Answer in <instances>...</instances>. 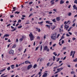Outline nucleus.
Returning a JSON list of instances; mask_svg holds the SVG:
<instances>
[{
    "label": "nucleus",
    "instance_id": "f257e3e1",
    "mask_svg": "<svg viewBox=\"0 0 77 77\" xmlns=\"http://www.w3.org/2000/svg\"><path fill=\"white\" fill-rule=\"evenodd\" d=\"M29 36L30 38V40L31 41H33L35 38V36L33 35L32 32H30V34L29 35Z\"/></svg>",
    "mask_w": 77,
    "mask_h": 77
},
{
    "label": "nucleus",
    "instance_id": "f03ea898",
    "mask_svg": "<svg viewBox=\"0 0 77 77\" xmlns=\"http://www.w3.org/2000/svg\"><path fill=\"white\" fill-rule=\"evenodd\" d=\"M56 33L52 35L51 36V38L53 40H56Z\"/></svg>",
    "mask_w": 77,
    "mask_h": 77
},
{
    "label": "nucleus",
    "instance_id": "7ed1b4c3",
    "mask_svg": "<svg viewBox=\"0 0 77 77\" xmlns=\"http://www.w3.org/2000/svg\"><path fill=\"white\" fill-rule=\"evenodd\" d=\"M44 50H47V51H50V49L48 48V46H45L44 48Z\"/></svg>",
    "mask_w": 77,
    "mask_h": 77
},
{
    "label": "nucleus",
    "instance_id": "20e7f679",
    "mask_svg": "<svg viewBox=\"0 0 77 77\" xmlns=\"http://www.w3.org/2000/svg\"><path fill=\"white\" fill-rule=\"evenodd\" d=\"M73 53V54L74 55L75 54V51H71V52L70 53L71 54H70V56H72V53Z\"/></svg>",
    "mask_w": 77,
    "mask_h": 77
},
{
    "label": "nucleus",
    "instance_id": "39448f33",
    "mask_svg": "<svg viewBox=\"0 0 77 77\" xmlns=\"http://www.w3.org/2000/svg\"><path fill=\"white\" fill-rule=\"evenodd\" d=\"M14 51L12 50H10L9 52V54H13V55L14 54Z\"/></svg>",
    "mask_w": 77,
    "mask_h": 77
},
{
    "label": "nucleus",
    "instance_id": "423d86ee",
    "mask_svg": "<svg viewBox=\"0 0 77 77\" xmlns=\"http://www.w3.org/2000/svg\"><path fill=\"white\" fill-rule=\"evenodd\" d=\"M32 67V64H30L27 67V69H30Z\"/></svg>",
    "mask_w": 77,
    "mask_h": 77
},
{
    "label": "nucleus",
    "instance_id": "0eeeda50",
    "mask_svg": "<svg viewBox=\"0 0 77 77\" xmlns=\"http://www.w3.org/2000/svg\"><path fill=\"white\" fill-rule=\"evenodd\" d=\"M26 56H27V54H23V55L22 56V57L21 58V59H23V58H24V57H26Z\"/></svg>",
    "mask_w": 77,
    "mask_h": 77
},
{
    "label": "nucleus",
    "instance_id": "6e6552de",
    "mask_svg": "<svg viewBox=\"0 0 77 77\" xmlns=\"http://www.w3.org/2000/svg\"><path fill=\"white\" fill-rule=\"evenodd\" d=\"M64 2L63 0H61L60 2V5H62V4H63Z\"/></svg>",
    "mask_w": 77,
    "mask_h": 77
},
{
    "label": "nucleus",
    "instance_id": "1a4fd4ad",
    "mask_svg": "<svg viewBox=\"0 0 77 77\" xmlns=\"http://www.w3.org/2000/svg\"><path fill=\"white\" fill-rule=\"evenodd\" d=\"M47 73H45L42 76V77H47Z\"/></svg>",
    "mask_w": 77,
    "mask_h": 77
},
{
    "label": "nucleus",
    "instance_id": "9d476101",
    "mask_svg": "<svg viewBox=\"0 0 77 77\" xmlns=\"http://www.w3.org/2000/svg\"><path fill=\"white\" fill-rule=\"evenodd\" d=\"M44 23V22L43 21H42L40 22H38V24H40L41 26H42V24H43Z\"/></svg>",
    "mask_w": 77,
    "mask_h": 77
},
{
    "label": "nucleus",
    "instance_id": "9b49d317",
    "mask_svg": "<svg viewBox=\"0 0 77 77\" xmlns=\"http://www.w3.org/2000/svg\"><path fill=\"white\" fill-rule=\"evenodd\" d=\"M63 68L62 67L60 68L57 69V71H61V70H62Z\"/></svg>",
    "mask_w": 77,
    "mask_h": 77
},
{
    "label": "nucleus",
    "instance_id": "f8f14e48",
    "mask_svg": "<svg viewBox=\"0 0 77 77\" xmlns=\"http://www.w3.org/2000/svg\"><path fill=\"white\" fill-rule=\"evenodd\" d=\"M25 63H26V64H27V63H29V64H30L31 63L29 61H25Z\"/></svg>",
    "mask_w": 77,
    "mask_h": 77
},
{
    "label": "nucleus",
    "instance_id": "ddd939ff",
    "mask_svg": "<svg viewBox=\"0 0 77 77\" xmlns=\"http://www.w3.org/2000/svg\"><path fill=\"white\" fill-rule=\"evenodd\" d=\"M73 8H74V9H76V11H77V8L75 5H74L73 6Z\"/></svg>",
    "mask_w": 77,
    "mask_h": 77
},
{
    "label": "nucleus",
    "instance_id": "4468645a",
    "mask_svg": "<svg viewBox=\"0 0 77 77\" xmlns=\"http://www.w3.org/2000/svg\"><path fill=\"white\" fill-rule=\"evenodd\" d=\"M64 38H65V37H64V36H62L61 37V38H60V40L59 41H61V40H62V39H64Z\"/></svg>",
    "mask_w": 77,
    "mask_h": 77
},
{
    "label": "nucleus",
    "instance_id": "2eb2a0df",
    "mask_svg": "<svg viewBox=\"0 0 77 77\" xmlns=\"http://www.w3.org/2000/svg\"><path fill=\"white\" fill-rule=\"evenodd\" d=\"M16 47H17V45L14 44L12 47V48H15Z\"/></svg>",
    "mask_w": 77,
    "mask_h": 77
},
{
    "label": "nucleus",
    "instance_id": "dca6fc26",
    "mask_svg": "<svg viewBox=\"0 0 77 77\" xmlns=\"http://www.w3.org/2000/svg\"><path fill=\"white\" fill-rule=\"evenodd\" d=\"M57 21H60V17H57Z\"/></svg>",
    "mask_w": 77,
    "mask_h": 77
},
{
    "label": "nucleus",
    "instance_id": "f3484780",
    "mask_svg": "<svg viewBox=\"0 0 77 77\" xmlns=\"http://www.w3.org/2000/svg\"><path fill=\"white\" fill-rule=\"evenodd\" d=\"M71 74H75V72L72 71L71 72Z\"/></svg>",
    "mask_w": 77,
    "mask_h": 77
},
{
    "label": "nucleus",
    "instance_id": "a211bd4d",
    "mask_svg": "<svg viewBox=\"0 0 77 77\" xmlns=\"http://www.w3.org/2000/svg\"><path fill=\"white\" fill-rule=\"evenodd\" d=\"M9 34H6L5 35V36H6V37H8V36H9Z\"/></svg>",
    "mask_w": 77,
    "mask_h": 77
},
{
    "label": "nucleus",
    "instance_id": "6ab92c4d",
    "mask_svg": "<svg viewBox=\"0 0 77 77\" xmlns=\"http://www.w3.org/2000/svg\"><path fill=\"white\" fill-rule=\"evenodd\" d=\"M15 66L14 65H11V66L12 68V69H14V66Z\"/></svg>",
    "mask_w": 77,
    "mask_h": 77
},
{
    "label": "nucleus",
    "instance_id": "aec40b11",
    "mask_svg": "<svg viewBox=\"0 0 77 77\" xmlns=\"http://www.w3.org/2000/svg\"><path fill=\"white\" fill-rule=\"evenodd\" d=\"M73 62H77V58H76V59H75V60H73Z\"/></svg>",
    "mask_w": 77,
    "mask_h": 77
},
{
    "label": "nucleus",
    "instance_id": "412c9836",
    "mask_svg": "<svg viewBox=\"0 0 77 77\" xmlns=\"http://www.w3.org/2000/svg\"><path fill=\"white\" fill-rule=\"evenodd\" d=\"M5 70L6 69H4L0 70V72H3L4 71H5Z\"/></svg>",
    "mask_w": 77,
    "mask_h": 77
},
{
    "label": "nucleus",
    "instance_id": "4be33fe9",
    "mask_svg": "<svg viewBox=\"0 0 77 77\" xmlns=\"http://www.w3.org/2000/svg\"><path fill=\"white\" fill-rule=\"evenodd\" d=\"M36 29H37V30H38V32H41V29H38L37 28H36Z\"/></svg>",
    "mask_w": 77,
    "mask_h": 77
},
{
    "label": "nucleus",
    "instance_id": "5701e85b",
    "mask_svg": "<svg viewBox=\"0 0 77 77\" xmlns=\"http://www.w3.org/2000/svg\"><path fill=\"white\" fill-rule=\"evenodd\" d=\"M45 26H46L47 27H48V29H50V26L48 25H45Z\"/></svg>",
    "mask_w": 77,
    "mask_h": 77
},
{
    "label": "nucleus",
    "instance_id": "b1692460",
    "mask_svg": "<svg viewBox=\"0 0 77 77\" xmlns=\"http://www.w3.org/2000/svg\"><path fill=\"white\" fill-rule=\"evenodd\" d=\"M53 61H54V60H55V59H56V57H55V56H54L53 57Z\"/></svg>",
    "mask_w": 77,
    "mask_h": 77
},
{
    "label": "nucleus",
    "instance_id": "393cba45",
    "mask_svg": "<svg viewBox=\"0 0 77 77\" xmlns=\"http://www.w3.org/2000/svg\"><path fill=\"white\" fill-rule=\"evenodd\" d=\"M56 19H54L52 20V21L53 22H54V23H56V21L55 20Z\"/></svg>",
    "mask_w": 77,
    "mask_h": 77
},
{
    "label": "nucleus",
    "instance_id": "a878e982",
    "mask_svg": "<svg viewBox=\"0 0 77 77\" xmlns=\"http://www.w3.org/2000/svg\"><path fill=\"white\" fill-rule=\"evenodd\" d=\"M37 67V65L36 64H35L34 66H33V68H36V67Z\"/></svg>",
    "mask_w": 77,
    "mask_h": 77
},
{
    "label": "nucleus",
    "instance_id": "bb28decb",
    "mask_svg": "<svg viewBox=\"0 0 77 77\" xmlns=\"http://www.w3.org/2000/svg\"><path fill=\"white\" fill-rule=\"evenodd\" d=\"M20 13V11H19V12L16 11L14 13V14H19Z\"/></svg>",
    "mask_w": 77,
    "mask_h": 77
},
{
    "label": "nucleus",
    "instance_id": "cd10ccee",
    "mask_svg": "<svg viewBox=\"0 0 77 77\" xmlns=\"http://www.w3.org/2000/svg\"><path fill=\"white\" fill-rule=\"evenodd\" d=\"M72 14V13H71V12H69V14H68V16H71V14Z\"/></svg>",
    "mask_w": 77,
    "mask_h": 77
},
{
    "label": "nucleus",
    "instance_id": "c85d7f7f",
    "mask_svg": "<svg viewBox=\"0 0 77 77\" xmlns=\"http://www.w3.org/2000/svg\"><path fill=\"white\" fill-rule=\"evenodd\" d=\"M72 29V27H70L68 30V32H69L71 30V29Z\"/></svg>",
    "mask_w": 77,
    "mask_h": 77
},
{
    "label": "nucleus",
    "instance_id": "c756f323",
    "mask_svg": "<svg viewBox=\"0 0 77 77\" xmlns=\"http://www.w3.org/2000/svg\"><path fill=\"white\" fill-rule=\"evenodd\" d=\"M53 54H54V55H55V56H56L57 55V54H56V52H54Z\"/></svg>",
    "mask_w": 77,
    "mask_h": 77
},
{
    "label": "nucleus",
    "instance_id": "7c9ffc66",
    "mask_svg": "<svg viewBox=\"0 0 77 77\" xmlns=\"http://www.w3.org/2000/svg\"><path fill=\"white\" fill-rule=\"evenodd\" d=\"M22 26H19L18 27V29H20V28H21L22 27Z\"/></svg>",
    "mask_w": 77,
    "mask_h": 77
},
{
    "label": "nucleus",
    "instance_id": "2f4dec72",
    "mask_svg": "<svg viewBox=\"0 0 77 77\" xmlns=\"http://www.w3.org/2000/svg\"><path fill=\"white\" fill-rule=\"evenodd\" d=\"M60 32H63V30H62V29H61L60 28Z\"/></svg>",
    "mask_w": 77,
    "mask_h": 77
},
{
    "label": "nucleus",
    "instance_id": "473e14b6",
    "mask_svg": "<svg viewBox=\"0 0 77 77\" xmlns=\"http://www.w3.org/2000/svg\"><path fill=\"white\" fill-rule=\"evenodd\" d=\"M53 11H54V12H57V9H54L53 10Z\"/></svg>",
    "mask_w": 77,
    "mask_h": 77
},
{
    "label": "nucleus",
    "instance_id": "72a5a7b5",
    "mask_svg": "<svg viewBox=\"0 0 77 77\" xmlns=\"http://www.w3.org/2000/svg\"><path fill=\"white\" fill-rule=\"evenodd\" d=\"M10 66H9L7 68V70H8V71H9V70H10Z\"/></svg>",
    "mask_w": 77,
    "mask_h": 77
},
{
    "label": "nucleus",
    "instance_id": "f704fd0d",
    "mask_svg": "<svg viewBox=\"0 0 77 77\" xmlns=\"http://www.w3.org/2000/svg\"><path fill=\"white\" fill-rule=\"evenodd\" d=\"M66 48V47H64L63 48V50H65Z\"/></svg>",
    "mask_w": 77,
    "mask_h": 77
},
{
    "label": "nucleus",
    "instance_id": "c9c22d12",
    "mask_svg": "<svg viewBox=\"0 0 77 77\" xmlns=\"http://www.w3.org/2000/svg\"><path fill=\"white\" fill-rule=\"evenodd\" d=\"M50 22L48 21H46V23H48V24H49V23H50Z\"/></svg>",
    "mask_w": 77,
    "mask_h": 77
},
{
    "label": "nucleus",
    "instance_id": "e433bc0d",
    "mask_svg": "<svg viewBox=\"0 0 77 77\" xmlns=\"http://www.w3.org/2000/svg\"><path fill=\"white\" fill-rule=\"evenodd\" d=\"M37 39H39V40H40V37L39 36H38L37 37Z\"/></svg>",
    "mask_w": 77,
    "mask_h": 77
},
{
    "label": "nucleus",
    "instance_id": "4c0bfd02",
    "mask_svg": "<svg viewBox=\"0 0 77 77\" xmlns=\"http://www.w3.org/2000/svg\"><path fill=\"white\" fill-rule=\"evenodd\" d=\"M33 3V2H31L29 3V5H32V4Z\"/></svg>",
    "mask_w": 77,
    "mask_h": 77
},
{
    "label": "nucleus",
    "instance_id": "58836bf2",
    "mask_svg": "<svg viewBox=\"0 0 77 77\" xmlns=\"http://www.w3.org/2000/svg\"><path fill=\"white\" fill-rule=\"evenodd\" d=\"M59 60H60V58H59L56 60V62H59Z\"/></svg>",
    "mask_w": 77,
    "mask_h": 77
},
{
    "label": "nucleus",
    "instance_id": "ea45409f",
    "mask_svg": "<svg viewBox=\"0 0 77 77\" xmlns=\"http://www.w3.org/2000/svg\"><path fill=\"white\" fill-rule=\"evenodd\" d=\"M74 3H76L77 4V0H75L74 1Z\"/></svg>",
    "mask_w": 77,
    "mask_h": 77
},
{
    "label": "nucleus",
    "instance_id": "a19ab883",
    "mask_svg": "<svg viewBox=\"0 0 77 77\" xmlns=\"http://www.w3.org/2000/svg\"><path fill=\"white\" fill-rule=\"evenodd\" d=\"M69 34L70 35H72V33L70 32H68Z\"/></svg>",
    "mask_w": 77,
    "mask_h": 77
},
{
    "label": "nucleus",
    "instance_id": "79ce46f5",
    "mask_svg": "<svg viewBox=\"0 0 77 77\" xmlns=\"http://www.w3.org/2000/svg\"><path fill=\"white\" fill-rule=\"evenodd\" d=\"M68 28H69V26H67L66 27V30H68Z\"/></svg>",
    "mask_w": 77,
    "mask_h": 77
},
{
    "label": "nucleus",
    "instance_id": "37998d69",
    "mask_svg": "<svg viewBox=\"0 0 77 77\" xmlns=\"http://www.w3.org/2000/svg\"><path fill=\"white\" fill-rule=\"evenodd\" d=\"M54 0H52L50 2V3H53V2H54Z\"/></svg>",
    "mask_w": 77,
    "mask_h": 77
},
{
    "label": "nucleus",
    "instance_id": "c03bdc74",
    "mask_svg": "<svg viewBox=\"0 0 77 77\" xmlns=\"http://www.w3.org/2000/svg\"><path fill=\"white\" fill-rule=\"evenodd\" d=\"M17 30V27H15L14 29H13V31H15V30Z\"/></svg>",
    "mask_w": 77,
    "mask_h": 77
},
{
    "label": "nucleus",
    "instance_id": "a18cd8bd",
    "mask_svg": "<svg viewBox=\"0 0 77 77\" xmlns=\"http://www.w3.org/2000/svg\"><path fill=\"white\" fill-rule=\"evenodd\" d=\"M20 22H21V20H19L18 21V23H20Z\"/></svg>",
    "mask_w": 77,
    "mask_h": 77
},
{
    "label": "nucleus",
    "instance_id": "49530a36",
    "mask_svg": "<svg viewBox=\"0 0 77 77\" xmlns=\"http://www.w3.org/2000/svg\"><path fill=\"white\" fill-rule=\"evenodd\" d=\"M11 18H12L13 17H14V15H12L10 16Z\"/></svg>",
    "mask_w": 77,
    "mask_h": 77
},
{
    "label": "nucleus",
    "instance_id": "de8ad7c7",
    "mask_svg": "<svg viewBox=\"0 0 77 77\" xmlns=\"http://www.w3.org/2000/svg\"><path fill=\"white\" fill-rule=\"evenodd\" d=\"M55 27H56V26H54L53 28H51V29L52 30H54L55 29Z\"/></svg>",
    "mask_w": 77,
    "mask_h": 77
},
{
    "label": "nucleus",
    "instance_id": "09e8293b",
    "mask_svg": "<svg viewBox=\"0 0 77 77\" xmlns=\"http://www.w3.org/2000/svg\"><path fill=\"white\" fill-rule=\"evenodd\" d=\"M59 36H60V34H59L58 35H57V38H59Z\"/></svg>",
    "mask_w": 77,
    "mask_h": 77
},
{
    "label": "nucleus",
    "instance_id": "8fccbe9b",
    "mask_svg": "<svg viewBox=\"0 0 77 77\" xmlns=\"http://www.w3.org/2000/svg\"><path fill=\"white\" fill-rule=\"evenodd\" d=\"M76 39L75 38L73 37L72 38V40H73V41H74V40H75Z\"/></svg>",
    "mask_w": 77,
    "mask_h": 77
},
{
    "label": "nucleus",
    "instance_id": "3c124183",
    "mask_svg": "<svg viewBox=\"0 0 77 77\" xmlns=\"http://www.w3.org/2000/svg\"><path fill=\"white\" fill-rule=\"evenodd\" d=\"M49 65H50V63H48L47 64V66H49Z\"/></svg>",
    "mask_w": 77,
    "mask_h": 77
},
{
    "label": "nucleus",
    "instance_id": "603ef678",
    "mask_svg": "<svg viewBox=\"0 0 77 77\" xmlns=\"http://www.w3.org/2000/svg\"><path fill=\"white\" fill-rule=\"evenodd\" d=\"M62 44H63L64 43V41L63 40H62L61 42Z\"/></svg>",
    "mask_w": 77,
    "mask_h": 77
},
{
    "label": "nucleus",
    "instance_id": "864d4df0",
    "mask_svg": "<svg viewBox=\"0 0 77 77\" xmlns=\"http://www.w3.org/2000/svg\"><path fill=\"white\" fill-rule=\"evenodd\" d=\"M43 60V59L42 58H41L40 60V62H42Z\"/></svg>",
    "mask_w": 77,
    "mask_h": 77
},
{
    "label": "nucleus",
    "instance_id": "5fc2aeb1",
    "mask_svg": "<svg viewBox=\"0 0 77 77\" xmlns=\"http://www.w3.org/2000/svg\"><path fill=\"white\" fill-rule=\"evenodd\" d=\"M38 47H37L36 48V49L35 50V51H36V50H38Z\"/></svg>",
    "mask_w": 77,
    "mask_h": 77
},
{
    "label": "nucleus",
    "instance_id": "6e6d98bb",
    "mask_svg": "<svg viewBox=\"0 0 77 77\" xmlns=\"http://www.w3.org/2000/svg\"><path fill=\"white\" fill-rule=\"evenodd\" d=\"M56 45V44H54L53 45V47H55Z\"/></svg>",
    "mask_w": 77,
    "mask_h": 77
},
{
    "label": "nucleus",
    "instance_id": "4d7b16f0",
    "mask_svg": "<svg viewBox=\"0 0 77 77\" xmlns=\"http://www.w3.org/2000/svg\"><path fill=\"white\" fill-rule=\"evenodd\" d=\"M66 35L67 36H70L69 35V34H68V33L66 34Z\"/></svg>",
    "mask_w": 77,
    "mask_h": 77
},
{
    "label": "nucleus",
    "instance_id": "13d9d810",
    "mask_svg": "<svg viewBox=\"0 0 77 77\" xmlns=\"http://www.w3.org/2000/svg\"><path fill=\"white\" fill-rule=\"evenodd\" d=\"M48 14H52V12L51 11H50L48 13Z\"/></svg>",
    "mask_w": 77,
    "mask_h": 77
},
{
    "label": "nucleus",
    "instance_id": "bf43d9fd",
    "mask_svg": "<svg viewBox=\"0 0 77 77\" xmlns=\"http://www.w3.org/2000/svg\"><path fill=\"white\" fill-rule=\"evenodd\" d=\"M42 50V46H41V49H40V51H41Z\"/></svg>",
    "mask_w": 77,
    "mask_h": 77
},
{
    "label": "nucleus",
    "instance_id": "052dcab7",
    "mask_svg": "<svg viewBox=\"0 0 77 77\" xmlns=\"http://www.w3.org/2000/svg\"><path fill=\"white\" fill-rule=\"evenodd\" d=\"M75 26V23H74L73 24L72 26H73V27H74V26Z\"/></svg>",
    "mask_w": 77,
    "mask_h": 77
},
{
    "label": "nucleus",
    "instance_id": "680f3d73",
    "mask_svg": "<svg viewBox=\"0 0 77 77\" xmlns=\"http://www.w3.org/2000/svg\"><path fill=\"white\" fill-rule=\"evenodd\" d=\"M30 24V23L28 22V23H25V24Z\"/></svg>",
    "mask_w": 77,
    "mask_h": 77
},
{
    "label": "nucleus",
    "instance_id": "e2e57ef3",
    "mask_svg": "<svg viewBox=\"0 0 77 77\" xmlns=\"http://www.w3.org/2000/svg\"><path fill=\"white\" fill-rule=\"evenodd\" d=\"M66 57H64L63 58V60H65V59H66Z\"/></svg>",
    "mask_w": 77,
    "mask_h": 77
},
{
    "label": "nucleus",
    "instance_id": "0e129e2a",
    "mask_svg": "<svg viewBox=\"0 0 77 77\" xmlns=\"http://www.w3.org/2000/svg\"><path fill=\"white\" fill-rule=\"evenodd\" d=\"M32 15L33 14H30L29 16V17H30V16H32Z\"/></svg>",
    "mask_w": 77,
    "mask_h": 77
},
{
    "label": "nucleus",
    "instance_id": "69168bd1",
    "mask_svg": "<svg viewBox=\"0 0 77 77\" xmlns=\"http://www.w3.org/2000/svg\"><path fill=\"white\" fill-rule=\"evenodd\" d=\"M44 39H45V38H46V35H44Z\"/></svg>",
    "mask_w": 77,
    "mask_h": 77
},
{
    "label": "nucleus",
    "instance_id": "338daca9",
    "mask_svg": "<svg viewBox=\"0 0 77 77\" xmlns=\"http://www.w3.org/2000/svg\"><path fill=\"white\" fill-rule=\"evenodd\" d=\"M62 61H60L59 62V63H62Z\"/></svg>",
    "mask_w": 77,
    "mask_h": 77
},
{
    "label": "nucleus",
    "instance_id": "774afa93",
    "mask_svg": "<svg viewBox=\"0 0 77 77\" xmlns=\"http://www.w3.org/2000/svg\"><path fill=\"white\" fill-rule=\"evenodd\" d=\"M58 76V75L57 74L55 75V77H57Z\"/></svg>",
    "mask_w": 77,
    "mask_h": 77
}]
</instances>
